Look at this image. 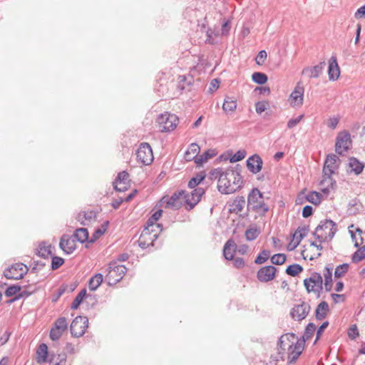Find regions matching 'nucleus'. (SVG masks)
I'll use <instances>...</instances> for the list:
<instances>
[{
	"label": "nucleus",
	"instance_id": "obj_1",
	"mask_svg": "<svg viewBox=\"0 0 365 365\" xmlns=\"http://www.w3.org/2000/svg\"><path fill=\"white\" fill-rule=\"evenodd\" d=\"M340 163L341 160L336 155L331 153L327 155L322 170L323 178L320 182V185L324 186L321 191L327 195L336 188V182L331 175L339 169Z\"/></svg>",
	"mask_w": 365,
	"mask_h": 365
},
{
	"label": "nucleus",
	"instance_id": "obj_2",
	"mask_svg": "<svg viewBox=\"0 0 365 365\" xmlns=\"http://www.w3.org/2000/svg\"><path fill=\"white\" fill-rule=\"evenodd\" d=\"M238 166L239 165H237L236 168L225 171L224 179L227 182H226V185L222 183L221 185H217V189L222 194H231L242 187L243 180Z\"/></svg>",
	"mask_w": 365,
	"mask_h": 365
},
{
	"label": "nucleus",
	"instance_id": "obj_3",
	"mask_svg": "<svg viewBox=\"0 0 365 365\" xmlns=\"http://www.w3.org/2000/svg\"><path fill=\"white\" fill-rule=\"evenodd\" d=\"M337 225L330 219L322 220L316 227L313 235L320 242H327L332 240L337 232Z\"/></svg>",
	"mask_w": 365,
	"mask_h": 365
},
{
	"label": "nucleus",
	"instance_id": "obj_4",
	"mask_svg": "<svg viewBox=\"0 0 365 365\" xmlns=\"http://www.w3.org/2000/svg\"><path fill=\"white\" fill-rule=\"evenodd\" d=\"M269 209V206L264 202L262 192L257 187L252 188L247 197V210L264 215Z\"/></svg>",
	"mask_w": 365,
	"mask_h": 365
},
{
	"label": "nucleus",
	"instance_id": "obj_5",
	"mask_svg": "<svg viewBox=\"0 0 365 365\" xmlns=\"http://www.w3.org/2000/svg\"><path fill=\"white\" fill-rule=\"evenodd\" d=\"M304 285L308 293L314 292L319 298L323 289V278L320 273L313 272L309 277L304 279Z\"/></svg>",
	"mask_w": 365,
	"mask_h": 365
},
{
	"label": "nucleus",
	"instance_id": "obj_6",
	"mask_svg": "<svg viewBox=\"0 0 365 365\" xmlns=\"http://www.w3.org/2000/svg\"><path fill=\"white\" fill-rule=\"evenodd\" d=\"M178 120V116L175 114L165 113L159 115L157 118L159 130L164 133L173 130L177 127Z\"/></svg>",
	"mask_w": 365,
	"mask_h": 365
},
{
	"label": "nucleus",
	"instance_id": "obj_7",
	"mask_svg": "<svg viewBox=\"0 0 365 365\" xmlns=\"http://www.w3.org/2000/svg\"><path fill=\"white\" fill-rule=\"evenodd\" d=\"M160 231L155 229L144 227L138 240V245L143 250L150 247H155V241L158 237Z\"/></svg>",
	"mask_w": 365,
	"mask_h": 365
},
{
	"label": "nucleus",
	"instance_id": "obj_8",
	"mask_svg": "<svg viewBox=\"0 0 365 365\" xmlns=\"http://www.w3.org/2000/svg\"><path fill=\"white\" fill-rule=\"evenodd\" d=\"M108 273L106 279H108L109 284H116L123 277L127 268L123 264H118L116 262H110L108 267Z\"/></svg>",
	"mask_w": 365,
	"mask_h": 365
},
{
	"label": "nucleus",
	"instance_id": "obj_9",
	"mask_svg": "<svg viewBox=\"0 0 365 365\" xmlns=\"http://www.w3.org/2000/svg\"><path fill=\"white\" fill-rule=\"evenodd\" d=\"M205 194V190L202 187H197L190 192L185 191L183 199L186 205L187 210H191L200 201L202 196Z\"/></svg>",
	"mask_w": 365,
	"mask_h": 365
},
{
	"label": "nucleus",
	"instance_id": "obj_10",
	"mask_svg": "<svg viewBox=\"0 0 365 365\" xmlns=\"http://www.w3.org/2000/svg\"><path fill=\"white\" fill-rule=\"evenodd\" d=\"M88 319L86 317L78 316L71 322L70 327L71 334L73 336L78 338L83 336L88 327Z\"/></svg>",
	"mask_w": 365,
	"mask_h": 365
},
{
	"label": "nucleus",
	"instance_id": "obj_11",
	"mask_svg": "<svg viewBox=\"0 0 365 365\" xmlns=\"http://www.w3.org/2000/svg\"><path fill=\"white\" fill-rule=\"evenodd\" d=\"M137 160L143 165H150L153 160V150L148 143H142L136 150Z\"/></svg>",
	"mask_w": 365,
	"mask_h": 365
},
{
	"label": "nucleus",
	"instance_id": "obj_12",
	"mask_svg": "<svg viewBox=\"0 0 365 365\" xmlns=\"http://www.w3.org/2000/svg\"><path fill=\"white\" fill-rule=\"evenodd\" d=\"M351 144V140L350 133L347 131L339 133L336 139V153L340 155H342L344 152L348 151Z\"/></svg>",
	"mask_w": 365,
	"mask_h": 365
},
{
	"label": "nucleus",
	"instance_id": "obj_13",
	"mask_svg": "<svg viewBox=\"0 0 365 365\" xmlns=\"http://www.w3.org/2000/svg\"><path fill=\"white\" fill-rule=\"evenodd\" d=\"M27 272L28 267L22 263H19L12 265L9 268H7L4 272V275L9 279L18 280L24 278Z\"/></svg>",
	"mask_w": 365,
	"mask_h": 365
},
{
	"label": "nucleus",
	"instance_id": "obj_14",
	"mask_svg": "<svg viewBox=\"0 0 365 365\" xmlns=\"http://www.w3.org/2000/svg\"><path fill=\"white\" fill-rule=\"evenodd\" d=\"M68 329L67 319L64 317L58 318L50 331V338L52 341L58 340L63 332Z\"/></svg>",
	"mask_w": 365,
	"mask_h": 365
},
{
	"label": "nucleus",
	"instance_id": "obj_15",
	"mask_svg": "<svg viewBox=\"0 0 365 365\" xmlns=\"http://www.w3.org/2000/svg\"><path fill=\"white\" fill-rule=\"evenodd\" d=\"M56 355L54 354L48 353V346L46 344H41L36 350V361L38 364L44 362L53 363L55 359Z\"/></svg>",
	"mask_w": 365,
	"mask_h": 365
},
{
	"label": "nucleus",
	"instance_id": "obj_16",
	"mask_svg": "<svg viewBox=\"0 0 365 365\" xmlns=\"http://www.w3.org/2000/svg\"><path fill=\"white\" fill-rule=\"evenodd\" d=\"M311 307L308 303L302 302L300 304L294 305L291 309L290 314L293 319L302 321L309 314Z\"/></svg>",
	"mask_w": 365,
	"mask_h": 365
},
{
	"label": "nucleus",
	"instance_id": "obj_17",
	"mask_svg": "<svg viewBox=\"0 0 365 365\" xmlns=\"http://www.w3.org/2000/svg\"><path fill=\"white\" fill-rule=\"evenodd\" d=\"M277 268L272 265H267L261 267L257 273V278L260 282L272 281L276 275Z\"/></svg>",
	"mask_w": 365,
	"mask_h": 365
},
{
	"label": "nucleus",
	"instance_id": "obj_18",
	"mask_svg": "<svg viewBox=\"0 0 365 365\" xmlns=\"http://www.w3.org/2000/svg\"><path fill=\"white\" fill-rule=\"evenodd\" d=\"M76 240L72 236L64 234L61 236L59 242V247L66 255H70L76 249Z\"/></svg>",
	"mask_w": 365,
	"mask_h": 365
},
{
	"label": "nucleus",
	"instance_id": "obj_19",
	"mask_svg": "<svg viewBox=\"0 0 365 365\" xmlns=\"http://www.w3.org/2000/svg\"><path fill=\"white\" fill-rule=\"evenodd\" d=\"M246 164L248 170L252 173L257 174L261 171L263 161L259 155L254 154L247 160Z\"/></svg>",
	"mask_w": 365,
	"mask_h": 365
},
{
	"label": "nucleus",
	"instance_id": "obj_20",
	"mask_svg": "<svg viewBox=\"0 0 365 365\" xmlns=\"http://www.w3.org/2000/svg\"><path fill=\"white\" fill-rule=\"evenodd\" d=\"M326 66L325 61H322L317 65L311 67H306L302 70V75L307 76L310 78H317L322 74Z\"/></svg>",
	"mask_w": 365,
	"mask_h": 365
},
{
	"label": "nucleus",
	"instance_id": "obj_21",
	"mask_svg": "<svg viewBox=\"0 0 365 365\" xmlns=\"http://www.w3.org/2000/svg\"><path fill=\"white\" fill-rule=\"evenodd\" d=\"M348 168H349V170H347L348 173H353L356 175H359L363 172L364 164L356 158L351 157L349 158Z\"/></svg>",
	"mask_w": 365,
	"mask_h": 365
},
{
	"label": "nucleus",
	"instance_id": "obj_22",
	"mask_svg": "<svg viewBox=\"0 0 365 365\" xmlns=\"http://www.w3.org/2000/svg\"><path fill=\"white\" fill-rule=\"evenodd\" d=\"M185 190H179L174 192L167 202V207H170L173 210H178L181 207L182 203L179 202L180 198H183Z\"/></svg>",
	"mask_w": 365,
	"mask_h": 365
},
{
	"label": "nucleus",
	"instance_id": "obj_23",
	"mask_svg": "<svg viewBox=\"0 0 365 365\" xmlns=\"http://www.w3.org/2000/svg\"><path fill=\"white\" fill-rule=\"evenodd\" d=\"M333 265L331 264H327L324 267V282L323 284L324 285V289L326 292H330L333 287V279H332V271H333Z\"/></svg>",
	"mask_w": 365,
	"mask_h": 365
},
{
	"label": "nucleus",
	"instance_id": "obj_24",
	"mask_svg": "<svg viewBox=\"0 0 365 365\" xmlns=\"http://www.w3.org/2000/svg\"><path fill=\"white\" fill-rule=\"evenodd\" d=\"M329 78L331 81L337 80L340 75V70L338 66L336 58L332 56L330 59L329 68H328Z\"/></svg>",
	"mask_w": 365,
	"mask_h": 365
},
{
	"label": "nucleus",
	"instance_id": "obj_25",
	"mask_svg": "<svg viewBox=\"0 0 365 365\" xmlns=\"http://www.w3.org/2000/svg\"><path fill=\"white\" fill-rule=\"evenodd\" d=\"M237 245L232 239H229L224 245L223 255L227 260H232L234 257Z\"/></svg>",
	"mask_w": 365,
	"mask_h": 365
},
{
	"label": "nucleus",
	"instance_id": "obj_26",
	"mask_svg": "<svg viewBox=\"0 0 365 365\" xmlns=\"http://www.w3.org/2000/svg\"><path fill=\"white\" fill-rule=\"evenodd\" d=\"M304 88H296L290 95L291 105L292 106H301L303 104Z\"/></svg>",
	"mask_w": 365,
	"mask_h": 365
},
{
	"label": "nucleus",
	"instance_id": "obj_27",
	"mask_svg": "<svg viewBox=\"0 0 365 365\" xmlns=\"http://www.w3.org/2000/svg\"><path fill=\"white\" fill-rule=\"evenodd\" d=\"M200 148L197 143H192L190 145L188 149L185 151L184 158L186 161H191L196 160L198 158Z\"/></svg>",
	"mask_w": 365,
	"mask_h": 365
},
{
	"label": "nucleus",
	"instance_id": "obj_28",
	"mask_svg": "<svg viewBox=\"0 0 365 365\" xmlns=\"http://www.w3.org/2000/svg\"><path fill=\"white\" fill-rule=\"evenodd\" d=\"M245 203V199L243 196H237L233 202L229 205L230 212L236 214L239 213L244 208Z\"/></svg>",
	"mask_w": 365,
	"mask_h": 365
},
{
	"label": "nucleus",
	"instance_id": "obj_29",
	"mask_svg": "<svg viewBox=\"0 0 365 365\" xmlns=\"http://www.w3.org/2000/svg\"><path fill=\"white\" fill-rule=\"evenodd\" d=\"M237 101L234 97L225 96L222 105V110L227 114L233 113L237 108Z\"/></svg>",
	"mask_w": 365,
	"mask_h": 365
},
{
	"label": "nucleus",
	"instance_id": "obj_30",
	"mask_svg": "<svg viewBox=\"0 0 365 365\" xmlns=\"http://www.w3.org/2000/svg\"><path fill=\"white\" fill-rule=\"evenodd\" d=\"M329 312V304L327 302H321L315 309V317L317 320H322L324 319Z\"/></svg>",
	"mask_w": 365,
	"mask_h": 365
},
{
	"label": "nucleus",
	"instance_id": "obj_31",
	"mask_svg": "<svg viewBox=\"0 0 365 365\" xmlns=\"http://www.w3.org/2000/svg\"><path fill=\"white\" fill-rule=\"evenodd\" d=\"M162 212V210L155 211L147 220L145 227H148L150 229H158L162 225L160 224H156V222L161 217Z\"/></svg>",
	"mask_w": 365,
	"mask_h": 365
},
{
	"label": "nucleus",
	"instance_id": "obj_32",
	"mask_svg": "<svg viewBox=\"0 0 365 365\" xmlns=\"http://www.w3.org/2000/svg\"><path fill=\"white\" fill-rule=\"evenodd\" d=\"M215 155H217V152L215 149H208L195 160V163L197 166L202 165L204 163L207 162L209 159L215 157Z\"/></svg>",
	"mask_w": 365,
	"mask_h": 365
},
{
	"label": "nucleus",
	"instance_id": "obj_33",
	"mask_svg": "<svg viewBox=\"0 0 365 365\" xmlns=\"http://www.w3.org/2000/svg\"><path fill=\"white\" fill-rule=\"evenodd\" d=\"M73 238L76 240V242H79L81 243H84L86 242H89L88 240V231L86 228H78L76 230L74 233L72 235Z\"/></svg>",
	"mask_w": 365,
	"mask_h": 365
},
{
	"label": "nucleus",
	"instance_id": "obj_34",
	"mask_svg": "<svg viewBox=\"0 0 365 365\" xmlns=\"http://www.w3.org/2000/svg\"><path fill=\"white\" fill-rule=\"evenodd\" d=\"M51 249H52L51 245H49L46 246L45 242H41L38 245V248L37 249L36 255H38L39 257H41L42 258L48 259L49 257V256H51V255H52Z\"/></svg>",
	"mask_w": 365,
	"mask_h": 365
},
{
	"label": "nucleus",
	"instance_id": "obj_35",
	"mask_svg": "<svg viewBox=\"0 0 365 365\" xmlns=\"http://www.w3.org/2000/svg\"><path fill=\"white\" fill-rule=\"evenodd\" d=\"M103 280V274L101 273H97L94 276H93L89 282H88V287L91 291L96 290L99 286L102 284Z\"/></svg>",
	"mask_w": 365,
	"mask_h": 365
},
{
	"label": "nucleus",
	"instance_id": "obj_36",
	"mask_svg": "<svg viewBox=\"0 0 365 365\" xmlns=\"http://www.w3.org/2000/svg\"><path fill=\"white\" fill-rule=\"evenodd\" d=\"M96 217V213L93 210H88L86 212H80L78 215V220L81 221V223L82 225H86L87 222H91L92 220L95 219Z\"/></svg>",
	"mask_w": 365,
	"mask_h": 365
},
{
	"label": "nucleus",
	"instance_id": "obj_37",
	"mask_svg": "<svg viewBox=\"0 0 365 365\" xmlns=\"http://www.w3.org/2000/svg\"><path fill=\"white\" fill-rule=\"evenodd\" d=\"M224 176L225 171H223L222 168L214 169L210 172V178L211 180L218 179L217 185H221L222 183H225V185H226L227 181L224 179Z\"/></svg>",
	"mask_w": 365,
	"mask_h": 365
},
{
	"label": "nucleus",
	"instance_id": "obj_38",
	"mask_svg": "<svg viewBox=\"0 0 365 365\" xmlns=\"http://www.w3.org/2000/svg\"><path fill=\"white\" fill-rule=\"evenodd\" d=\"M307 201L317 206L322 202V195L317 191L309 192L305 197Z\"/></svg>",
	"mask_w": 365,
	"mask_h": 365
},
{
	"label": "nucleus",
	"instance_id": "obj_39",
	"mask_svg": "<svg viewBox=\"0 0 365 365\" xmlns=\"http://www.w3.org/2000/svg\"><path fill=\"white\" fill-rule=\"evenodd\" d=\"M86 289H81L72 302L71 305V309H77L80 304L82 303L83 299L86 297Z\"/></svg>",
	"mask_w": 365,
	"mask_h": 365
},
{
	"label": "nucleus",
	"instance_id": "obj_40",
	"mask_svg": "<svg viewBox=\"0 0 365 365\" xmlns=\"http://www.w3.org/2000/svg\"><path fill=\"white\" fill-rule=\"evenodd\" d=\"M303 271V267L299 264L294 263L291 265H289L285 272L287 274L291 276V277H296L299 273H301Z\"/></svg>",
	"mask_w": 365,
	"mask_h": 365
},
{
	"label": "nucleus",
	"instance_id": "obj_41",
	"mask_svg": "<svg viewBox=\"0 0 365 365\" xmlns=\"http://www.w3.org/2000/svg\"><path fill=\"white\" fill-rule=\"evenodd\" d=\"M260 234V230L256 226L248 228L245 233L247 241H252L257 238Z\"/></svg>",
	"mask_w": 365,
	"mask_h": 365
},
{
	"label": "nucleus",
	"instance_id": "obj_42",
	"mask_svg": "<svg viewBox=\"0 0 365 365\" xmlns=\"http://www.w3.org/2000/svg\"><path fill=\"white\" fill-rule=\"evenodd\" d=\"M252 80L257 84L263 85L268 81L267 76L262 72H255L252 75Z\"/></svg>",
	"mask_w": 365,
	"mask_h": 365
},
{
	"label": "nucleus",
	"instance_id": "obj_43",
	"mask_svg": "<svg viewBox=\"0 0 365 365\" xmlns=\"http://www.w3.org/2000/svg\"><path fill=\"white\" fill-rule=\"evenodd\" d=\"M205 173L204 172H201L198 173L196 176L192 178L189 182L188 187L190 188H195L205 178Z\"/></svg>",
	"mask_w": 365,
	"mask_h": 365
},
{
	"label": "nucleus",
	"instance_id": "obj_44",
	"mask_svg": "<svg viewBox=\"0 0 365 365\" xmlns=\"http://www.w3.org/2000/svg\"><path fill=\"white\" fill-rule=\"evenodd\" d=\"M129 174L128 172L123 170L120 172L118 174L117 178L115 181L113 182V184H129Z\"/></svg>",
	"mask_w": 365,
	"mask_h": 365
},
{
	"label": "nucleus",
	"instance_id": "obj_45",
	"mask_svg": "<svg viewBox=\"0 0 365 365\" xmlns=\"http://www.w3.org/2000/svg\"><path fill=\"white\" fill-rule=\"evenodd\" d=\"M349 264L348 263H344L339 264L335 268L334 277L336 278L342 277L349 270Z\"/></svg>",
	"mask_w": 365,
	"mask_h": 365
},
{
	"label": "nucleus",
	"instance_id": "obj_46",
	"mask_svg": "<svg viewBox=\"0 0 365 365\" xmlns=\"http://www.w3.org/2000/svg\"><path fill=\"white\" fill-rule=\"evenodd\" d=\"M270 257V252L267 250H263L255 258V263L261 264L268 260Z\"/></svg>",
	"mask_w": 365,
	"mask_h": 365
},
{
	"label": "nucleus",
	"instance_id": "obj_47",
	"mask_svg": "<svg viewBox=\"0 0 365 365\" xmlns=\"http://www.w3.org/2000/svg\"><path fill=\"white\" fill-rule=\"evenodd\" d=\"M22 287H26V286H21L19 284H13L7 287L5 291V295L8 297H13L18 294L22 289Z\"/></svg>",
	"mask_w": 365,
	"mask_h": 365
},
{
	"label": "nucleus",
	"instance_id": "obj_48",
	"mask_svg": "<svg viewBox=\"0 0 365 365\" xmlns=\"http://www.w3.org/2000/svg\"><path fill=\"white\" fill-rule=\"evenodd\" d=\"M109 225V221H106L101 225V228L97 229L93 233L92 238L90 240L89 242L93 243L96 241V240L100 236L105 233L108 226Z\"/></svg>",
	"mask_w": 365,
	"mask_h": 365
},
{
	"label": "nucleus",
	"instance_id": "obj_49",
	"mask_svg": "<svg viewBox=\"0 0 365 365\" xmlns=\"http://www.w3.org/2000/svg\"><path fill=\"white\" fill-rule=\"evenodd\" d=\"M309 231V225L299 227L293 235H296L295 238H297L299 242H301L302 240L307 236Z\"/></svg>",
	"mask_w": 365,
	"mask_h": 365
},
{
	"label": "nucleus",
	"instance_id": "obj_50",
	"mask_svg": "<svg viewBox=\"0 0 365 365\" xmlns=\"http://www.w3.org/2000/svg\"><path fill=\"white\" fill-rule=\"evenodd\" d=\"M316 330V326L314 323L310 322L307 324L306 327L304 334L302 336V339H304V341L310 339L312 335L314 334V331Z\"/></svg>",
	"mask_w": 365,
	"mask_h": 365
},
{
	"label": "nucleus",
	"instance_id": "obj_51",
	"mask_svg": "<svg viewBox=\"0 0 365 365\" xmlns=\"http://www.w3.org/2000/svg\"><path fill=\"white\" fill-rule=\"evenodd\" d=\"M365 258V245L359 248L352 255V262L357 263Z\"/></svg>",
	"mask_w": 365,
	"mask_h": 365
},
{
	"label": "nucleus",
	"instance_id": "obj_52",
	"mask_svg": "<svg viewBox=\"0 0 365 365\" xmlns=\"http://www.w3.org/2000/svg\"><path fill=\"white\" fill-rule=\"evenodd\" d=\"M287 259V256L282 253H278L271 257V262L273 264L281 265L283 264Z\"/></svg>",
	"mask_w": 365,
	"mask_h": 365
},
{
	"label": "nucleus",
	"instance_id": "obj_53",
	"mask_svg": "<svg viewBox=\"0 0 365 365\" xmlns=\"http://www.w3.org/2000/svg\"><path fill=\"white\" fill-rule=\"evenodd\" d=\"M64 259L61 257L53 256L51 257V269L52 270L58 269L63 263Z\"/></svg>",
	"mask_w": 365,
	"mask_h": 365
},
{
	"label": "nucleus",
	"instance_id": "obj_54",
	"mask_svg": "<svg viewBox=\"0 0 365 365\" xmlns=\"http://www.w3.org/2000/svg\"><path fill=\"white\" fill-rule=\"evenodd\" d=\"M304 344V339H299L295 344L292 343V344L289 346L291 347L293 351L300 352L301 354L303 351Z\"/></svg>",
	"mask_w": 365,
	"mask_h": 365
},
{
	"label": "nucleus",
	"instance_id": "obj_55",
	"mask_svg": "<svg viewBox=\"0 0 365 365\" xmlns=\"http://www.w3.org/2000/svg\"><path fill=\"white\" fill-rule=\"evenodd\" d=\"M247 152L245 150H240L230 157V161L231 163L240 161L245 158Z\"/></svg>",
	"mask_w": 365,
	"mask_h": 365
},
{
	"label": "nucleus",
	"instance_id": "obj_56",
	"mask_svg": "<svg viewBox=\"0 0 365 365\" xmlns=\"http://www.w3.org/2000/svg\"><path fill=\"white\" fill-rule=\"evenodd\" d=\"M300 352H294L292 351L291 347L289 346L288 347V363L293 364L294 363L299 356H300Z\"/></svg>",
	"mask_w": 365,
	"mask_h": 365
},
{
	"label": "nucleus",
	"instance_id": "obj_57",
	"mask_svg": "<svg viewBox=\"0 0 365 365\" xmlns=\"http://www.w3.org/2000/svg\"><path fill=\"white\" fill-rule=\"evenodd\" d=\"M267 54L266 51H264V50L260 51L255 58L256 63L259 66L264 64V63L267 58Z\"/></svg>",
	"mask_w": 365,
	"mask_h": 365
},
{
	"label": "nucleus",
	"instance_id": "obj_58",
	"mask_svg": "<svg viewBox=\"0 0 365 365\" xmlns=\"http://www.w3.org/2000/svg\"><path fill=\"white\" fill-rule=\"evenodd\" d=\"M268 103L267 101H258L255 103V110L258 114H261L267 108Z\"/></svg>",
	"mask_w": 365,
	"mask_h": 365
},
{
	"label": "nucleus",
	"instance_id": "obj_59",
	"mask_svg": "<svg viewBox=\"0 0 365 365\" xmlns=\"http://www.w3.org/2000/svg\"><path fill=\"white\" fill-rule=\"evenodd\" d=\"M359 335L357 327L356 324L352 325L348 331V336L351 339H355Z\"/></svg>",
	"mask_w": 365,
	"mask_h": 365
},
{
	"label": "nucleus",
	"instance_id": "obj_60",
	"mask_svg": "<svg viewBox=\"0 0 365 365\" xmlns=\"http://www.w3.org/2000/svg\"><path fill=\"white\" fill-rule=\"evenodd\" d=\"M303 118H304V115H299L298 117H297L295 118H291L287 122V128H289V129L293 128L294 127H295L302 120V119Z\"/></svg>",
	"mask_w": 365,
	"mask_h": 365
},
{
	"label": "nucleus",
	"instance_id": "obj_61",
	"mask_svg": "<svg viewBox=\"0 0 365 365\" xmlns=\"http://www.w3.org/2000/svg\"><path fill=\"white\" fill-rule=\"evenodd\" d=\"M329 323L328 321L323 322L317 331V337L314 344L319 339L321 335L324 332V329L329 326Z\"/></svg>",
	"mask_w": 365,
	"mask_h": 365
},
{
	"label": "nucleus",
	"instance_id": "obj_62",
	"mask_svg": "<svg viewBox=\"0 0 365 365\" xmlns=\"http://www.w3.org/2000/svg\"><path fill=\"white\" fill-rule=\"evenodd\" d=\"M295 237L296 235H292V239L287 245V250L289 251L294 250L300 243V242L297 238H295Z\"/></svg>",
	"mask_w": 365,
	"mask_h": 365
},
{
	"label": "nucleus",
	"instance_id": "obj_63",
	"mask_svg": "<svg viewBox=\"0 0 365 365\" xmlns=\"http://www.w3.org/2000/svg\"><path fill=\"white\" fill-rule=\"evenodd\" d=\"M356 19H365V4L359 7L354 14Z\"/></svg>",
	"mask_w": 365,
	"mask_h": 365
},
{
	"label": "nucleus",
	"instance_id": "obj_64",
	"mask_svg": "<svg viewBox=\"0 0 365 365\" xmlns=\"http://www.w3.org/2000/svg\"><path fill=\"white\" fill-rule=\"evenodd\" d=\"M313 214V207L311 205H305L302 210V216L304 218L310 217Z\"/></svg>",
	"mask_w": 365,
	"mask_h": 365
}]
</instances>
